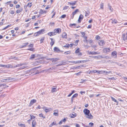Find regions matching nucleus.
Segmentation results:
<instances>
[{"label":"nucleus","mask_w":127,"mask_h":127,"mask_svg":"<svg viewBox=\"0 0 127 127\" xmlns=\"http://www.w3.org/2000/svg\"><path fill=\"white\" fill-rule=\"evenodd\" d=\"M84 113L86 115V117L87 118L91 119L93 118V116L90 113V111L87 109H85L83 110Z\"/></svg>","instance_id":"nucleus-1"},{"label":"nucleus","mask_w":127,"mask_h":127,"mask_svg":"<svg viewBox=\"0 0 127 127\" xmlns=\"http://www.w3.org/2000/svg\"><path fill=\"white\" fill-rule=\"evenodd\" d=\"M13 79V78H8L7 79H4L2 80H0L1 81V82H5L4 80L6 81V82H10L12 81V80Z\"/></svg>","instance_id":"nucleus-2"},{"label":"nucleus","mask_w":127,"mask_h":127,"mask_svg":"<svg viewBox=\"0 0 127 127\" xmlns=\"http://www.w3.org/2000/svg\"><path fill=\"white\" fill-rule=\"evenodd\" d=\"M98 44L100 46H103L105 44V42L103 40H99L98 41Z\"/></svg>","instance_id":"nucleus-3"},{"label":"nucleus","mask_w":127,"mask_h":127,"mask_svg":"<svg viewBox=\"0 0 127 127\" xmlns=\"http://www.w3.org/2000/svg\"><path fill=\"white\" fill-rule=\"evenodd\" d=\"M81 34H82V37L84 38V40H83L84 42H87L88 40L87 39V37L85 36V33L84 32H81Z\"/></svg>","instance_id":"nucleus-4"},{"label":"nucleus","mask_w":127,"mask_h":127,"mask_svg":"<svg viewBox=\"0 0 127 127\" xmlns=\"http://www.w3.org/2000/svg\"><path fill=\"white\" fill-rule=\"evenodd\" d=\"M103 51L104 53H106L111 51L110 49L109 48H104L103 50Z\"/></svg>","instance_id":"nucleus-5"},{"label":"nucleus","mask_w":127,"mask_h":127,"mask_svg":"<svg viewBox=\"0 0 127 127\" xmlns=\"http://www.w3.org/2000/svg\"><path fill=\"white\" fill-rule=\"evenodd\" d=\"M122 37L123 40L126 41H127V32L126 34H123L122 35Z\"/></svg>","instance_id":"nucleus-6"},{"label":"nucleus","mask_w":127,"mask_h":127,"mask_svg":"<svg viewBox=\"0 0 127 127\" xmlns=\"http://www.w3.org/2000/svg\"><path fill=\"white\" fill-rule=\"evenodd\" d=\"M38 68V67H36L35 68H33L32 70V71H32V72L33 73V74H36L38 73H39V72L37 70H36L35 69L36 68Z\"/></svg>","instance_id":"nucleus-7"},{"label":"nucleus","mask_w":127,"mask_h":127,"mask_svg":"<svg viewBox=\"0 0 127 127\" xmlns=\"http://www.w3.org/2000/svg\"><path fill=\"white\" fill-rule=\"evenodd\" d=\"M110 73V71L107 72L106 71H103V70H99V74H103L105 73V75H106L107 74H109Z\"/></svg>","instance_id":"nucleus-8"},{"label":"nucleus","mask_w":127,"mask_h":127,"mask_svg":"<svg viewBox=\"0 0 127 127\" xmlns=\"http://www.w3.org/2000/svg\"><path fill=\"white\" fill-rule=\"evenodd\" d=\"M77 115L74 112L72 113H71L69 115V116L71 118H74L77 116Z\"/></svg>","instance_id":"nucleus-9"},{"label":"nucleus","mask_w":127,"mask_h":127,"mask_svg":"<svg viewBox=\"0 0 127 127\" xmlns=\"http://www.w3.org/2000/svg\"><path fill=\"white\" fill-rule=\"evenodd\" d=\"M100 53V52H98L95 51L90 52L89 53V54H92L93 55L98 54Z\"/></svg>","instance_id":"nucleus-10"},{"label":"nucleus","mask_w":127,"mask_h":127,"mask_svg":"<svg viewBox=\"0 0 127 127\" xmlns=\"http://www.w3.org/2000/svg\"><path fill=\"white\" fill-rule=\"evenodd\" d=\"M112 55L114 58H116L117 57L116 52L115 51H113L112 53Z\"/></svg>","instance_id":"nucleus-11"},{"label":"nucleus","mask_w":127,"mask_h":127,"mask_svg":"<svg viewBox=\"0 0 127 127\" xmlns=\"http://www.w3.org/2000/svg\"><path fill=\"white\" fill-rule=\"evenodd\" d=\"M54 32H56V34L57 33H59L60 32H61V30L60 28L56 29L54 30Z\"/></svg>","instance_id":"nucleus-12"},{"label":"nucleus","mask_w":127,"mask_h":127,"mask_svg":"<svg viewBox=\"0 0 127 127\" xmlns=\"http://www.w3.org/2000/svg\"><path fill=\"white\" fill-rule=\"evenodd\" d=\"M36 102V100L33 99L31 100L30 101L29 106H31L32 105H33L34 103H35Z\"/></svg>","instance_id":"nucleus-13"},{"label":"nucleus","mask_w":127,"mask_h":127,"mask_svg":"<svg viewBox=\"0 0 127 127\" xmlns=\"http://www.w3.org/2000/svg\"><path fill=\"white\" fill-rule=\"evenodd\" d=\"M111 20H112L111 23L114 24H115L118 22V21L116 19H111L110 20V21Z\"/></svg>","instance_id":"nucleus-14"},{"label":"nucleus","mask_w":127,"mask_h":127,"mask_svg":"<svg viewBox=\"0 0 127 127\" xmlns=\"http://www.w3.org/2000/svg\"><path fill=\"white\" fill-rule=\"evenodd\" d=\"M52 110V109L51 108H49L48 109H47L46 107H45V112L47 113L51 111Z\"/></svg>","instance_id":"nucleus-15"},{"label":"nucleus","mask_w":127,"mask_h":127,"mask_svg":"<svg viewBox=\"0 0 127 127\" xmlns=\"http://www.w3.org/2000/svg\"><path fill=\"white\" fill-rule=\"evenodd\" d=\"M83 18V16L81 14L79 17L78 20V22L80 23L81 21V20H82Z\"/></svg>","instance_id":"nucleus-16"},{"label":"nucleus","mask_w":127,"mask_h":127,"mask_svg":"<svg viewBox=\"0 0 127 127\" xmlns=\"http://www.w3.org/2000/svg\"><path fill=\"white\" fill-rule=\"evenodd\" d=\"M59 60V59L57 58H51L50 59V60L52 61V62L53 63H55L58 60Z\"/></svg>","instance_id":"nucleus-17"},{"label":"nucleus","mask_w":127,"mask_h":127,"mask_svg":"<svg viewBox=\"0 0 127 127\" xmlns=\"http://www.w3.org/2000/svg\"><path fill=\"white\" fill-rule=\"evenodd\" d=\"M111 98L112 101H114V102H116L117 103V104H116V105H118L119 103L118 101H117L116 99L114 98L112 96H111Z\"/></svg>","instance_id":"nucleus-18"},{"label":"nucleus","mask_w":127,"mask_h":127,"mask_svg":"<svg viewBox=\"0 0 127 127\" xmlns=\"http://www.w3.org/2000/svg\"><path fill=\"white\" fill-rule=\"evenodd\" d=\"M45 30L44 29H42L40 30L39 31L37 32L40 35V34L43 33V32Z\"/></svg>","instance_id":"nucleus-19"},{"label":"nucleus","mask_w":127,"mask_h":127,"mask_svg":"<svg viewBox=\"0 0 127 127\" xmlns=\"http://www.w3.org/2000/svg\"><path fill=\"white\" fill-rule=\"evenodd\" d=\"M50 39L51 40V42L50 43V44L51 46H52L55 43V41L52 38H50Z\"/></svg>","instance_id":"nucleus-20"},{"label":"nucleus","mask_w":127,"mask_h":127,"mask_svg":"<svg viewBox=\"0 0 127 127\" xmlns=\"http://www.w3.org/2000/svg\"><path fill=\"white\" fill-rule=\"evenodd\" d=\"M76 1H74L73 2V1H71L70 2H68V4L71 5L72 6H74L75 5L76 3Z\"/></svg>","instance_id":"nucleus-21"},{"label":"nucleus","mask_w":127,"mask_h":127,"mask_svg":"<svg viewBox=\"0 0 127 127\" xmlns=\"http://www.w3.org/2000/svg\"><path fill=\"white\" fill-rule=\"evenodd\" d=\"M54 51L56 52H58L59 51H61L60 49L56 47H55L54 49Z\"/></svg>","instance_id":"nucleus-22"},{"label":"nucleus","mask_w":127,"mask_h":127,"mask_svg":"<svg viewBox=\"0 0 127 127\" xmlns=\"http://www.w3.org/2000/svg\"><path fill=\"white\" fill-rule=\"evenodd\" d=\"M108 7L107 8L109 9L111 11V12H112L113 11V8L110 6V4L109 3L108 4Z\"/></svg>","instance_id":"nucleus-23"},{"label":"nucleus","mask_w":127,"mask_h":127,"mask_svg":"<svg viewBox=\"0 0 127 127\" xmlns=\"http://www.w3.org/2000/svg\"><path fill=\"white\" fill-rule=\"evenodd\" d=\"M32 127H34L36 124L35 120H33L32 122Z\"/></svg>","instance_id":"nucleus-24"},{"label":"nucleus","mask_w":127,"mask_h":127,"mask_svg":"<svg viewBox=\"0 0 127 127\" xmlns=\"http://www.w3.org/2000/svg\"><path fill=\"white\" fill-rule=\"evenodd\" d=\"M57 91V89L56 88H52L51 90V92L52 93L56 92Z\"/></svg>","instance_id":"nucleus-25"},{"label":"nucleus","mask_w":127,"mask_h":127,"mask_svg":"<svg viewBox=\"0 0 127 127\" xmlns=\"http://www.w3.org/2000/svg\"><path fill=\"white\" fill-rule=\"evenodd\" d=\"M79 11V10L78 9H76L75 11L72 13V15H74L76 14L77 12Z\"/></svg>","instance_id":"nucleus-26"},{"label":"nucleus","mask_w":127,"mask_h":127,"mask_svg":"<svg viewBox=\"0 0 127 127\" xmlns=\"http://www.w3.org/2000/svg\"><path fill=\"white\" fill-rule=\"evenodd\" d=\"M47 12V11H45V10H43L42 9H41L40 10V12L41 14H43L44 13H46Z\"/></svg>","instance_id":"nucleus-27"},{"label":"nucleus","mask_w":127,"mask_h":127,"mask_svg":"<svg viewBox=\"0 0 127 127\" xmlns=\"http://www.w3.org/2000/svg\"><path fill=\"white\" fill-rule=\"evenodd\" d=\"M35 55L33 54L32 55H31V57L30 58V59H33L35 57Z\"/></svg>","instance_id":"nucleus-28"},{"label":"nucleus","mask_w":127,"mask_h":127,"mask_svg":"<svg viewBox=\"0 0 127 127\" xmlns=\"http://www.w3.org/2000/svg\"><path fill=\"white\" fill-rule=\"evenodd\" d=\"M66 34L64 32L63 33L62 36L63 37L65 38L66 37Z\"/></svg>","instance_id":"nucleus-29"},{"label":"nucleus","mask_w":127,"mask_h":127,"mask_svg":"<svg viewBox=\"0 0 127 127\" xmlns=\"http://www.w3.org/2000/svg\"><path fill=\"white\" fill-rule=\"evenodd\" d=\"M22 10V9H18L16 11V12L17 13H19Z\"/></svg>","instance_id":"nucleus-30"},{"label":"nucleus","mask_w":127,"mask_h":127,"mask_svg":"<svg viewBox=\"0 0 127 127\" xmlns=\"http://www.w3.org/2000/svg\"><path fill=\"white\" fill-rule=\"evenodd\" d=\"M76 24H70V26L71 27H72L73 26H74L75 27H76Z\"/></svg>","instance_id":"nucleus-31"},{"label":"nucleus","mask_w":127,"mask_h":127,"mask_svg":"<svg viewBox=\"0 0 127 127\" xmlns=\"http://www.w3.org/2000/svg\"><path fill=\"white\" fill-rule=\"evenodd\" d=\"M44 39H45L44 37H43L41 38V39L40 40V43H42L43 42V41L44 40Z\"/></svg>","instance_id":"nucleus-32"},{"label":"nucleus","mask_w":127,"mask_h":127,"mask_svg":"<svg viewBox=\"0 0 127 127\" xmlns=\"http://www.w3.org/2000/svg\"><path fill=\"white\" fill-rule=\"evenodd\" d=\"M30 116L31 117V120L34 119L35 118V117L32 115H30Z\"/></svg>","instance_id":"nucleus-33"},{"label":"nucleus","mask_w":127,"mask_h":127,"mask_svg":"<svg viewBox=\"0 0 127 127\" xmlns=\"http://www.w3.org/2000/svg\"><path fill=\"white\" fill-rule=\"evenodd\" d=\"M117 64L118 65H119V66H121L122 67H125V66L123 64H119L118 63H117Z\"/></svg>","instance_id":"nucleus-34"},{"label":"nucleus","mask_w":127,"mask_h":127,"mask_svg":"<svg viewBox=\"0 0 127 127\" xmlns=\"http://www.w3.org/2000/svg\"><path fill=\"white\" fill-rule=\"evenodd\" d=\"M79 52V49L78 48L75 51V53L77 54Z\"/></svg>","instance_id":"nucleus-35"},{"label":"nucleus","mask_w":127,"mask_h":127,"mask_svg":"<svg viewBox=\"0 0 127 127\" xmlns=\"http://www.w3.org/2000/svg\"><path fill=\"white\" fill-rule=\"evenodd\" d=\"M92 42V41L91 39H90L89 40H88V42L87 43H88L89 42L90 44H91Z\"/></svg>","instance_id":"nucleus-36"},{"label":"nucleus","mask_w":127,"mask_h":127,"mask_svg":"<svg viewBox=\"0 0 127 127\" xmlns=\"http://www.w3.org/2000/svg\"><path fill=\"white\" fill-rule=\"evenodd\" d=\"M69 45L68 44H66L63 47H64L68 48L69 47Z\"/></svg>","instance_id":"nucleus-37"},{"label":"nucleus","mask_w":127,"mask_h":127,"mask_svg":"<svg viewBox=\"0 0 127 127\" xmlns=\"http://www.w3.org/2000/svg\"><path fill=\"white\" fill-rule=\"evenodd\" d=\"M77 55L78 56H81L82 55V54L80 52H79L77 54Z\"/></svg>","instance_id":"nucleus-38"},{"label":"nucleus","mask_w":127,"mask_h":127,"mask_svg":"<svg viewBox=\"0 0 127 127\" xmlns=\"http://www.w3.org/2000/svg\"><path fill=\"white\" fill-rule=\"evenodd\" d=\"M32 6V4L31 3H29L27 5V6L29 7H31Z\"/></svg>","instance_id":"nucleus-39"},{"label":"nucleus","mask_w":127,"mask_h":127,"mask_svg":"<svg viewBox=\"0 0 127 127\" xmlns=\"http://www.w3.org/2000/svg\"><path fill=\"white\" fill-rule=\"evenodd\" d=\"M29 44L28 43H25L23 44L24 45H23V47H25L26 46Z\"/></svg>","instance_id":"nucleus-40"},{"label":"nucleus","mask_w":127,"mask_h":127,"mask_svg":"<svg viewBox=\"0 0 127 127\" xmlns=\"http://www.w3.org/2000/svg\"><path fill=\"white\" fill-rule=\"evenodd\" d=\"M69 7V6H65L63 8V10H65L67 9Z\"/></svg>","instance_id":"nucleus-41"},{"label":"nucleus","mask_w":127,"mask_h":127,"mask_svg":"<svg viewBox=\"0 0 127 127\" xmlns=\"http://www.w3.org/2000/svg\"><path fill=\"white\" fill-rule=\"evenodd\" d=\"M70 53V51H67L66 52H65L64 53V54H69Z\"/></svg>","instance_id":"nucleus-42"},{"label":"nucleus","mask_w":127,"mask_h":127,"mask_svg":"<svg viewBox=\"0 0 127 127\" xmlns=\"http://www.w3.org/2000/svg\"><path fill=\"white\" fill-rule=\"evenodd\" d=\"M93 72L94 73H99V70H94L93 71Z\"/></svg>","instance_id":"nucleus-43"},{"label":"nucleus","mask_w":127,"mask_h":127,"mask_svg":"<svg viewBox=\"0 0 127 127\" xmlns=\"http://www.w3.org/2000/svg\"><path fill=\"white\" fill-rule=\"evenodd\" d=\"M78 94H75L73 96H72V97H73L74 98L76 97L77 96Z\"/></svg>","instance_id":"nucleus-44"},{"label":"nucleus","mask_w":127,"mask_h":127,"mask_svg":"<svg viewBox=\"0 0 127 127\" xmlns=\"http://www.w3.org/2000/svg\"><path fill=\"white\" fill-rule=\"evenodd\" d=\"M53 115H54L56 116H57L58 115V112H54L53 113Z\"/></svg>","instance_id":"nucleus-45"},{"label":"nucleus","mask_w":127,"mask_h":127,"mask_svg":"<svg viewBox=\"0 0 127 127\" xmlns=\"http://www.w3.org/2000/svg\"><path fill=\"white\" fill-rule=\"evenodd\" d=\"M103 3H101V4H100V7L102 9L103 8Z\"/></svg>","instance_id":"nucleus-46"},{"label":"nucleus","mask_w":127,"mask_h":127,"mask_svg":"<svg viewBox=\"0 0 127 127\" xmlns=\"http://www.w3.org/2000/svg\"><path fill=\"white\" fill-rule=\"evenodd\" d=\"M23 65L22 64H18L17 65H16V66H15V67H19L20 66H21Z\"/></svg>","instance_id":"nucleus-47"},{"label":"nucleus","mask_w":127,"mask_h":127,"mask_svg":"<svg viewBox=\"0 0 127 127\" xmlns=\"http://www.w3.org/2000/svg\"><path fill=\"white\" fill-rule=\"evenodd\" d=\"M10 12L11 14H13L15 12L13 10H11Z\"/></svg>","instance_id":"nucleus-48"},{"label":"nucleus","mask_w":127,"mask_h":127,"mask_svg":"<svg viewBox=\"0 0 127 127\" xmlns=\"http://www.w3.org/2000/svg\"><path fill=\"white\" fill-rule=\"evenodd\" d=\"M27 50H30L31 51H33L34 50V49L33 48H31L30 49H27Z\"/></svg>","instance_id":"nucleus-49"},{"label":"nucleus","mask_w":127,"mask_h":127,"mask_svg":"<svg viewBox=\"0 0 127 127\" xmlns=\"http://www.w3.org/2000/svg\"><path fill=\"white\" fill-rule=\"evenodd\" d=\"M39 35L38 33L37 32L35 33L34 34V35L35 36H38Z\"/></svg>","instance_id":"nucleus-50"},{"label":"nucleus","mask_w":127,"mask_h":127,"mask_svg":"<svg viewBox=\"0 0 127 127\" xmlns=\"http://www.w3.org/2000/svg\"><path fill=\"white\" fill-rule=\"evenodd\" d=\"M48 35H49L50 36H52L53 35V34H52L51 32H50L48 33Z\"/></svg>","instance_id":"nucleus-51"},{"label":"nucleus","mask_w":127,"mask_h":127,"mask_svg":"<svg viewBox=\"0 0 127 127\" xmlns=\"http://www.w3.org/2000/svg\"><path fill=\"white\" fill-rule=\"evenodd\" d=\"M100 38V37L98 35H97L96 36V39L97 40H98Z\"/></svg>","instance_id":"nucleus-52"},{"label":"nucleus","mask_w":127,"mask_h":127,"mask_svg":"<svg viewBox=\"0 0 127 127\" xmlns=\"http://www.w3.org/2000/svg\"><path fill=\"white\" fill-rule=\"evenodd\" d=\"M66 16V15H62L61 17L62 18H65Z\"/></svg>","instance_id":"nucleus-53"},{"label":"nucleus","mask_w":127,"mask_h":127,"mask_svg":"<svg viewBox=\"0 0 127 127\" xmlns=\"http://www.w3.org/2000/svg\"><path fill=\"white\" fill-rule=\"evenodd\" d=\"M33 44H30L29 45H28V46L29 47H33Z\"/></svg>","instance_id":"nucleus-54"},{"label":"nucleus","mask_w":127,"mask_h":127,"mask_svg":"<svg viewBox=\"0 0 127 127\" xmlns=\"http://www.w3.org/2000/svg\"><path fill=\"white\" fill-rule=\"evenodd\" d=\"M11 65H10L9 64H8L7 65H6L5 66L7 68H9L10 67V66Z\"/></svg>","instance_id":"nucleus-55"},{"label":"nucleus","mask_w":127,"mask_h":127,"mask_svg":"<svg viewBox=\"0 0 127 127\" xmlns=\"http://www.w3.org/2000/svg\"><path fill=\"white\" fill-rule=\"evenodd\" d=\"M84 47L85 48H89L90 47V46H89L88 45H84Z\"/></svg>","instance_id":"nucleus-56"},{"label":"nucleus","mask_w":127,"mask_h":127,"mask_svg":"<svg viewBox=\"0 0 127 127\" xmlns=\"http://www.w3.org/2000/svg\"><path fill=\"white\" fill-rule=\"evenodd\" d=\"M51 32L52 34H53V35H55L56 34V32H54V30L53 32Z\"/></svg>","instance_id":"nucleus-57"},{"label":"nucleus","mask_w":127,"mask_h":127,"mask_svg":"<svg viewBox=\"0 0 127 127\" xmlns=\"http://www.w3.org/2000/svg\"><path fill=\"white\" fill-rule=\"evenodd\" d=\"M43 114L42 113H41L39 114V116L40 117H43Z\"/></svg>","instance_id":"nucleus-58"},{"label":"nucleus","mask_w":127,"mask_h":127,"mask_svg":"<svg viewBox=\"0 0 127 127\" xmlns=\"http://www.w3.org/2000/svg\"><path fill=\"white\" fill-rule=\"evenodd\" d=\"M85 81V80H84L82 79L81 80V83H83Z\"/></svg>","instance_id":"nucleus-59"},{"label":"nucleus","mask_w":127,"mask_h":127,"mask_svg":"<svg viewBox=\"0 0 127 127\" xmlns=\"http://www.w3.org/2000/svg\"><path fill=\"white\" fill-rule=\"evenodd\" d=\"M89 125L91 126H92L94 124L92 123H89Z\"/></svg>","instance_id":"nucleus-60"},{"label":"nucleus","mask_w":127,"mask_h":127,"mask_svg":"<svg viewBox=\"0 0 127 127\" xmlns=\"http://www.w3.org/2000/svg\"><path fill=\"white\" fill-rule=\"evenodd\" d=\"M85 12H86V14H87L88 16L89 15V14L90 13V12L89 11H88L87 12L85 11Z\"/></svg>","instance_id":"nucleus-61"},{"label":"nucleus","mask_w":127,"mask_h":127,"mask_svg":"<svg viewBox=\"0 0 127 127\" xmlns=\"http://www.w3.org/2000/svg\"><path fill=\"white\" fill-rule=\"evenodd\" d=\"M92 27V25H89L87 27V28L88 29L89 28H91Z\"/></svg>","instance_id":"nucleus-62"},{"label":"nucleus","mask_w":127,"mask_h":127,"mask_svg":"<svg viewBox=\"0 0 127 127\" xmlns=\"http://www.w3.org/2000/svg\"><path fill=\"white\" fill-rule=\"evenodd\" d=\"M20 7V5H19L17 4L16 5V8H19Z\"/></svg>","instance_id":"nucleus-63"},{"label":"nucleus","mask_w":127,"mask_h":127,"mask_svg":"<svg viewBox=\"0 0 127 127\" xmlns=\"http://www.w3.org/2000/svg\"><path fill=\"white\" fill-rule=\"evenodd\" d=\"M63 127H70L69 126L67 125H64L63 126Z\"/></svg>","instance_id":"nucleus-64"}]
</instances>
